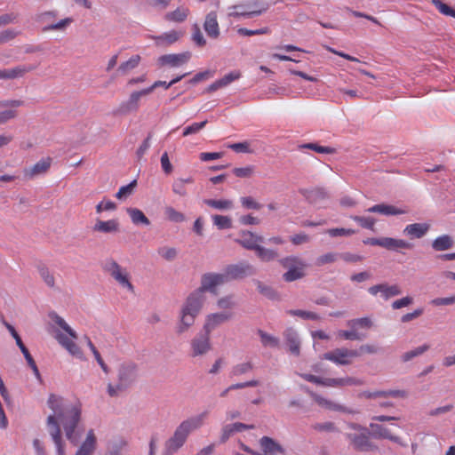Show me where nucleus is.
Returning <instances> with one entry per match:
<instances>
[{
	"mask_svg": "<svg viewBox=\"0 0 455 455\" xmlns=\"http://www.w3.org/2000/svg\"><path fill=\"white\" fill-rule=\"evenodd\" d=\"M47 403L53 411V414L48 417L47 423L50 435L56 445L57 455H66L58 421L63 426L68 440L76 445L79 435L75 432V429L80 420L81 411L76 406L65 405L62 398L55 395H51Z\"/></svg>",
	"mask_w": 455,
	"mask_h": 455,
	"instance_id": "nucleus-1",
	"label": "nucleus"
},
{
	"mask_svg": "<svg viewBox=\"0 0 455 455\" xmlns=\"http://www.w3.org/2000/svg\"><path fill=\"white\" fill-rule=\"evenodd\" d=\"M227 283V276L223 274L207 273L202 275L201 286L193 291L186 299L180 313V323L177 331H186L195 323L204 301L205 291L216 293V287Z\"/></svg>",
	"mask_w": 455,
	"mask_h": 455,
	"instance_id": "nucleus-2",
	"label": "nucleus"
},
{
	"mask_svg": "<svg viewBox=\"0 0 455 455\" xmlns=\"http://www.w3.org/2000/svg\"><path fill=\"white\" fill-rule=\"evenodd\" d=\"M49 316L51 320L63 331L62 332L60 330H54V338L58 343L72 356L81 361H84V354L76 343V339L78 338L76 332L58 314L52 312L50 313Z\"/></svg>",
	"mask_w": 455,
	"mask_h": 455,
	"instance_id": "nucleus-3",
	"label": "nucleus"
},
{
	"mask_svg": "<svg viewBox=\"0 0 455 455\" xmlns=\"http://www.w3.org/2000/svg\"><path fill=\"white\" fill-rule=\"evenodd\" d=\"M208 417V411H204L182 421L176 428L173 435L166 442L165 449L168 455L177 451L186 442L188 435L200 428Z\"/></svg>",
	"mask_w": 455,
	"mask_h": 455,
	"instance_id": "nucleus-4",
	"label": "nucleus"
},
{
	"mask_svg": "<svg viewBox=\"0 0 455 455\" xmlns=\"http://www.w3.org/2000/svg\"><path fill=\"white\" fill-rule=\"evenodd\" d=\"M347 427L357 432L356 434H346V437L349 440L350 444L355 450L359 451H373L378 450V446L371 441L370 433L366 427L356 423H348Z\"/></svg>",
	"mask_w": 455,
	"mask_h": 455,
	"instance_id": "nucleus-5",
	"label": "nucleus"
},
{
	"mask_svg": "<svg viewBox=\"0 0 455 455\" xmlns=\"http://www.w3.org/2000/svg\"><path fill=\"white\" fill-rule=\"evenodd\" d=\"M268 8V4L259 0H251L243 4H235L229 7V17L234 18H252L259 16Z\"/></svg>",
	"mask_w": 455,
	"mask_h": 455,
	"instance_id": "nucleus-6",
	"label": "nucleus"
},
{
	"mask_svg": "<svg viewBox=\"0 0 455 455\" xmlns=\"http://www.w3.org/2000/svg\"><path fill=\"white\" fill-rule=\"evenodd\" d=\"M106 271L121 287L134 292V286L131 282V275L127 268L123 267L116 260L108 259L104 266Z\"/></svg>",
	"mask_w": 455,
	"mask_h": 455,
	"instance_id": "nucleus-7",
	"label": "nucleus"
},
{
	"mask_svg": "<svg viewBox=\"0 0 455 455\" xmlns=\"http://www.w3.org/2000/svg\"><path fill=\"white\" fill-rule=\"evenodd\" d=\"M357 356H359L357 350L339 347L323 354L322 358L338 365H348L352 363V359Z\"/></svg>",
	"mask_w": 455,
	"mask_h": 455,
	"instance_id": "nucleus-8",
	"label": "nucleus"
},
{
	"mask_svg": "<svg viewBox=\"0 0 455 455\" xmlns=\"http://www.w3.org/2000/svg\"><path fill=\"white\" fill-rule=\"evenodd\" d=\"M137 378V368L132 363H123L118 370V384L119 390L126 388Z\"/></svg>",
	"mask_w": 455,
	"mask_h": 455,
	"instance_id": "nucleus-9",
	"label": "nucleus"
},
{
	"mask_svg": "<svg viewBox=\"0 0 455 455\" xmlns=\"http://www.w3.org/2000/svg\"><path fill=\"white\" fill-rule=\"evenodd\" d=\"M254 273L253 267L247 262H240L235 265H229L226 267L224 275L227 276V282L234 279L243 278Z\"/></svg>",
	"mask_w": 455,
	"mask_h": 455,
	"instance_id": "nucleus-10",
	"label": "nucleus"
},
{
	"mask_svg": "<svg viewBox=\"0 0 455 455\" xmlns=\"http://www.w3.org/2000/svg\"><path fill=\"white\" fill-rule=\"evenodd\" d=\"M51 164L52 158L45 157L36 163L33 166L24 168L22 171L24 180H33L35 177L38 175L46 173L50 169Z\"/></svg>",
	"mask_w": 455,
	"mask_h": 455,
	"instance_id": "nucleus-11",
	"label": "nucleus"
},
{
	"mask_svg": "<svg viewBox=\"0 0 455 455\" xmlns=\"http://www.w3.org/2000/svg\"><path fill=\"white\" fill-rule=\"evenodd\" d=\"M148 94H150V90L148 88L132 92L128 100L120 105L119 111L122 114L137 111L140 108V100L141 97Z\"/></svg>",
	"mask_w": 455,
	"mask_h": 455,
	"instance_id": "nucleus-12",
	"label": "nucleus"
},
{
	"mask_svg": "<svg viewBox=\"0 0 455 455\" xmlns=\"http://www.w3.org/2000/svg\"><path fill=\"white\" fill-rule=\"evenodd\" d=\"M191 58L189 52L181 53L165 54L158 59L159 64L162 66H170L172 68H178L186 64Z\"/></svg>",
	"mask_w": 455,
	"mask_h": 455,
	"instance_id": "nucleus-13",
	"label": "nucleus"
},
{
	"mask_svg": "<svg viewBox=\"0 0 455 455\" xmlns=\"http://www.w3.org/2000/svg\"><path fill=\"white\" fill-rule=\"evenodd\" d=\"M193 356L202 355L211 349L210 332L198 334L191 341Z\"/></svg>",
	"mask_w": 455,
	"mask_h": 455,
	"instance_id": "nucleus-14",
	"label": "nucleus"
},
{
	"mask_svg": "<svg viewBox=\"0 0 455 455\" xmlns=\"http://www.w3.org/2000/svg\"><path fill=\"white\" fill-rule=\"evenodd\" d=\"M368 291L373 295L376 296L378 293H380L381 297L387 300L392 297L397 296L402 293V291L397 284L388 285L387 283H380L376 284L373 286H371L368 289Z\"/></svg>",
	"mask_w": 455,
	"mask_h": 455,
	"instance_id": "nucleus-15",
	"label": "nucleus"
},
{
	"mask_svg": "<svg viewBox=\"0 0 455 455\" xmlns=\"http://www.w3.org/2000/svg\"><path fill=\"white\" fill-rule=\"evenodd\" d=\"M259 446L262 453L258 455H283L285 453L284 448L268 436H263L259 439Z\"/></svg>",
	"mask_w": 455,
	"mask_h": 455,
	"instance_id": "nucleus-16",
	"label": "nucleus"
},
{
	"mask_svg": "<svg viewBox=\"0 0 455 455\" xmlns=\"http://www.w3.org/2000/svg\"><path fill=\"white\" fill-rule=\"evenodd\" d=\"M22 104L23 102L20 100H0V108H12L0 112V124L15 118L17 111L14 108L20 107Z\"/></svg>",
	"mask_w": 455,
	"mask_h": 455,
	"instance_id": "nucleus-17",
	"label": "nucleus"
},
{
	"mask_svg": "<svg viewBox=\"0 0 455 455\" xmlns=\"http://www.w3.org/2000/svg\"><path fill=\"white\" fill-rule=\"evenodd\" d=\"M204 29L207 36L212 39H217L220 36V31L216 12L212 11L205 16Z\"/></svg>",
	"mask_w": 455,
	"mask_h": 455,
	"instance_id": "nucleus-18",
	"label": "nucleus"
},
{
	"mask_svg": "<svg viewBox=\"0 0 455 455\" xmlns=\"http://www.w3.org/2000/svg\"><path fill=\"white\" fill-rule=\"evenodd\" d=\"M231 317L232 314L227 312L210 314L206 316L204 330V331L211 333L212 331L229 320Z\"/></svg>",
	"mask_w": 455,
	"mask_h": 455,
	"instance_id": "nucleus-19",
	"label": "nucleus"
},
{
	"mask_svg": "<svg viewBox=\"0 0 455 455\" xmlns=\"http://www.w3.org/2000/svg\"><path fill=\"white\" fill-rule=\"evenodd\" d=\"M35 66L20 65L12 68L0 70V79H17L23 77L27 73L34 70Z\"/></svg>",
	"mask_w": 455,
	"mask_h": 455,
	"instance_id": "nucleus-20",
	"label": "nucleus"
},
{
	"mask_svg": "<svg viewBox=\"0 0 455 455\" xmlns=\"http://www.w3.org/2000/svg\"><path fill=\"white\" fill-rule=\"evenodd\" d=\"M429 229V225L427 223H414L410 224L403 229V234L411 238H421Z\"/></svg>",
	"mask_w": 455,
	"mask_h": 455,
	"instance_id": "nucleus-21",
	"label": "nucleus"
},
{
	"mask_svg": "<svg viewBox=\"0 0 455 455\" xmlns=\"http://www.w3.org/2000/svg\"><path fill=\"white\" fill-rule=\"evenodd\" d=\"M93 231L104 234L116 233L119 231V222L114 219L108 220H99L93 226Z\"/></svg>",
	"mask_w": 455,
	"mask_h": 455,
	"instance_id": "nucleus-22",
	"label": "nucleus"
},
{
	"mask_svg": "<svg viewBox=\"0 0 455 455\" xmlns=\"http://www.w3.org/2000/svg\"><path fill=\"white\" fill-rule=\"evenodd\" d=\"M359 397H364L367 399L378 398V397H405L406 392L403 390H387V391H363L358 395Z\"/></svg>",
	"mask_w": 455,
	"mask_h": 455,
	"instance_id": "nucleus-23",
	"label": "nucleus"
},
{
	"mask_svg": "<svg viewBox=\"0 0 455 455\" xmlns=\"http://www.w3.org/2000/svg\"><path fill=\"white\" fill-rule=\"evenodd\" d=\"M96 448V436L94 431L90 429L85 440L83 442L76 455H92Z\"/></svg>",
	"mask_w": 455,
	"mask_h": 455,
	"instance_id": "nucleus-24",
	"label": "nucleus"
},
{
	"mask_svg": "<svg viewBox=\"0 0 455 455\" xmlns=\"http://www.w3.org/2000/svg\"><path fill=\"white\" fill-rule=\"evenodd\" d=\"M237 242L247 250H253L256 251L259 247V243L263 242V237L259 235H256L251 232L243 233L242 238L237 240Z\"/></svg>",
	"mask_w": 455,
	"mask_h": 455,
	"instance_id": "nucleus-25",
	"label": "nucleus"
},
{
	"mask_svg": "<svg viewBox=\"0 0 455 455\" xmlns=\"http://www.w3.org/2000/svg\"><path fill=\"white\" fill-rule=\"evenodd\" d=\"M181 31L171 30L169 32L164 33L161 36H154V40L156 41V45L158 46H167L174 44L182 36Z\"/></svg>",
	"mask_w": 455,
	"mask_h": 455,
	"instance_id": "nucleus-26",
	"label": "nucleus"
},
{
	"mask_svg": "<svg viewBox=\"0 0 455 455\" xmlns=\"http://www.w3.org/2000/svg\"><path fill=\"white\" fill-rule=\"evenodd\" d=\"M370 427L372 430V435L374 437L388 439L390 441L402 444L400 437L393 435L387 427L375 423H371Z\"/></svg>",
	"mask_w": 455,
	"mask_h": 455,
	"instance_id": "nucleus-27",
	"label": "nucleus"
},
{
	"mask_svg": "<svg viewBox=\"0 0 455 455\" xmlns=\"http://www.w3.org/2000/svg\"><path fill=\"white\" fill-rule=\"evenodd\" d=\"M284 339L289 346V351L295 355H299L300 342L298 333L291 328L285 330L283 332Z\"/></svg>",
	"mask_w": 455,
	"mask_h": 455,
	"instance_id": "nucleus-28",
	"label": "nucleus"
},
{
	"mask_svg": "<svg viewBox=\"0 0 455 455\" xmlns=\"http://www.w3.org/2000/svg\"><path fill=\"white\" fill-rule=\"evenodd\" d=\"M381 247L391 251H396L399 249H411L412 244L403 239L382 237Z\"/></svg>",
	"mask_w": 455,
	"mask_h": 455,
	"instance_id": "nucleus-29",
	"label": "nucleus"
},
{
	"mask_svg": "<svg viewBox=\"0 0 455 455\" xmlns=\"http://www.w3.org/2000/svg\"><path fill=\"white\" fill-rule=\"evenodd\" d=\"M367 212H376L386 216L390 215H400L405 213V211L396 208L394 205L385 204H375L371 207H370Z\"/></svg>",
	"mask_w": 455,
	"mask_h": 455,
	"instance_id": "nucleus-30",
	"label": "nucleus"
},
{
	"mask_svg": "<svg viewBox=\"0 0 455 455\" xmlns=\"http://www.w3.org/2000/svg\"><path fill=\"white\" fill-rule=\"evenodd\" d=\"M126 212L128 213L129 217L131 218L132 222L134 225H143V226H149L150 220L143 213V212L138 208H127Z\"/></svg>",
	"mask_w": 455,
	"mask_h": 455,
	"instance_id": "nucleus-31",
	"label": "nucleus"
},
{
	"mask_svg": "<svg viewBox=\"0 0 455 455\" xmlns=\"http://www.w3.org/2000/svg\"><path fill=\"white\" fill-rule=\"evenodd\" d=\"M141 60V57L139 54L132 55L128 60L122 62L118 68L117 72L124 76L128 74L132 69L136 68Z\"/></svg>",
	"mask_w": 455,
	"mask_h": 455,
	"instance_id": "nucleus-32",
	"label": "nucleus"
},
{
	"mask_svg": "<svg viewBox=\"0 0 455 455\" xmlns=\"http://www.w3.org/2000/svg\"><path fill=\"white\" fill-rule=\"evenodd\" d=\"M453 246V240L448 235H443L436 237L432 242V248L436 251H442L451 249Z\"/></svg>",
	"mask_w": 455,
	"mask_h": 455,
	"instance_id": "nucleus-33",
	"label": "nucleus"
},
{
	"mask_svg": "<svg viewBox=\"0 0 455 455\" xmlns=\"http://www.w3.org/2000/svg\"><path fill=\"white\" fill-rule=\"evenodd\" d=\"M279 263L283 267L288 270L294 269L298 267H307V264L297 256L284 257L279 260Z\"/></svg>",
	"mask_w": 455,
	"mask_h": 455,
	"instance_id": "nucleus-34",
	"label": "nucleus"
},
{
	"mask_svg": "<svg viewBox=\"0 0 455 455\" xmlns=\"http://www.w3.org/2000/svg\"><path fill=\"white\" fill-rule=\"evenodd\" d=\"M188 8L179 7L173 12L166 13L164 18L169 21L182 22L188 18Z\"/></svg>",
	"mask_w": 455,
	"mask_h": 455,
	"instance_id": "nucleus-35",
	"label": "nucleus"
},
{
	"mask_svg": "<svg viewBox=\"0 0 455 455\" xmlns=\"http://www.w3.org/2000/svg\"><path fill=\"white\" fill-rule=\"evenodd\" d=\"M256 254L260 260L265 262L272 261L278 257V253L275 251L265 248L261 245H259L257 248Z\"/></svg>",
	"mask_w": 455,
	"mask_h": 455,
	"instance_id": "nucleus-36",
	"label": "nucleus"
},
{
	"mask_svg": "<svg viewBox=\"0 0 455 455\" xmlns=\"http://www.w3.org/2000/svg\"><path fill=\"white\" fill-rule=\"evenodd\" d=\"M306 267H298L294 269H290L283 275V278L285 282H293L301 279L305 276Z\"/></svg>",
	"mask_w": 455,
	"mask_h": 455,
	"instance_id": "nucleus-37",
	"label": "nucleus"
},
{
	"mask_svg": "<svg viewBox=\"0 0 455 455\" xmlns=\"http://www.w3.org/2000/svg\"><path fill=\"white\" fill-rule=\"evenodd\" d=\"M305 196L310 203H317L327 197V193L324 189L316 188L311 190H307L304 193Z\"/></svg>",
	"mask_w": 455,
	"mask_h": 455,
	"instance_id": "nucleus-38",
	"label": "nucleus"
},
{
	"mask_svg": "<svg viewBox=\"0 0 455 455\" xmlns=\"http://www.w3.org/2000/svg\"><path fill=\"white\" fill-rule=\"evenodd\" d=\"M204 202L208 206L212 207L214 209H218V210L231 209L233 206L232 201L227 200V199H221V200L205 199Z\"/></svg>",
	"mask_w": 455,
	"mask_h": 455,
	"instance_id": "nucleus-39",
	"label": "nucleus"
},
{
	"mask_svg": "<svg viewBox=\"0 0 455 455\" xmlns=\"http://www.w3.org/2000/svg\"><path fill=\"white\" fill-rule=\"evenodd\" d=\"M259 384V382L256 379H252V380H249V381L242 382V383L232 384L228 387L224 389L220 393V397H226L228 395V392L231 390L241 389V388L249 387H257Z\"/></svg>",
	"mask_w": 455,
	"mask_h": 455,
	"instance_id": "nucleus-40",
	"label": "nucleus"
},
{
	"mask_svg": "<svg viewBox=\"0 0 455 455\" xmlns=\"http://www.w3.org/2000/svg\"><path fill=\"white\" fill-rule=\"evenodd\" d=\"M261 343L264 347H277L279 345V339L278 338L272 336L270 334H267V332L263 331L262 330H259L258 331Z\"/></svg>",
	"mask_w": 455,
	"mask_h": 455,
	"instance_id": "nucleus-41",
	"label": "nucleus"
},
{
	"mask_svg": "<svg viewBox=\"0 0 455 455\" xmlns=\"http://www.w3.org/2000/svg\"><path fill=\"white\" fill-rule=\"evenodd\" d=\"M339 338L347 339V340H360L366 337V335L360 334L356 329H353L350 331L340 330L337 332Z\"/></svg>",
	"mask_w": 455,
	"mask_h": 455,
	"instance_id": "nucleus-42",
	"label": "nucleus"
},
{
	"mask_svg": "<svg viewBox=\"0 0 455 455\" xmlns=\"http://www.w3.org/2000/svg\"><path fill=\"white\" fill-rule=\"evenodd\" d=\"M428 349H429V346L427 345V344H424V345H422L420 347H416V348H414V349H412L411 351L405 352L402 355V360L403 362L411 361L412 358L422 355L423 353H425Z\"/></svg>",
	"mask_w": 455,
	"mask_h": 455,
	"instance_id": "nucleus-43",
	"label": "nucleus"
},
{
	"mask_svg": "<svg viewBox=\"0 0 455 455\" xmlns=\"http://www.w3.org/2000/svg\"><path fill=\"white\" fill-rule=\"evenodd\" d=\"M38 272L41 278L46 283L47 286L53 288L55 285V278L54 275L50 272L48 267L45 266H42L38 267Z\"/></svg>",
	"mask_w": 455,
	"mask_h": 455,
	"instance_id": "nucleus-44",
	"label": "nucleus"
},
{
	"mask_svg": "<svg viewBox=\"0 0 455 455\" xmlns=\"http://www.w3.org/2000/svg\"><path fill=\"white\" fill-rule=\"evenodd\" d=\"M347 325L353 329H357L358 327L370 329L372 326V322L369 317H362L348 321Z\"/></svg>",
	"mask_w": 455,
	"mask_h": 455,
	"instance_id": "nucleus-45",
	"label": "nucleus"
},
{
	"mask_svg": "<svg viewBox=\"0 0 455 455\" xmlns=\"http://www.w3.org/2000/svg\"><path fill=\"white\" fill-rule=\"evenodd\" d=\"M253 366L251 363H242L235 365L230 372L231 376L236 377L245 374L252 370Z\"/></svg>",
	"mask_w": 455,
	"mask_h": 455,
	"instance_id": "nucleus-46",
	"label": "nucleus"
},
{
	"mask_svg": "<svg viewBox=\"0 0 455 455\" xmlns=\"http://www.w3.org/2000/svg\"><path fill=\"white\" fill-rule=\"evenodd\" d=\"M432 4L442 14L455 18V10L444 4L443 1L432 0Z\"/></svg>",
	"mask_w": 455,
	"mask_h": 455,
	"instance_id": "nucleus-47",
	"label": "nucleus"
},
{
	"mask_svg": "<svg viewBox=\"0 0 455 455\" xmlns=\"http://www.w3.org/2000/svg\"><path fill=\"white\" fill-rule=\"evenodd\" d=\"M164 213H165L166 217L168 218V220L172 222L179 223V222H182L185 220L184 214L176 211L173 207H171V206L166 207Z\"/></svg>",
	"mask_w": 455,
	"mask_h": 455,
	"instance_id": "nucleus-48",
	"label": "nucleus"
},
{
	"mask_svg": "<svg viewBox=\"0 0 455 455\" xmlns=\"http://www.w3.org/2000/svg\"><path fill=\"white\" fill-rule=\"evenodd\" d=\"M339 258V253L328 252L316 259L315 264L317 266H323L326 264L333 263Z\"/></svg>",
	"mask_w": 455,
	"mask_h": 455,
	"instance_id": "nucleus-49",
	"label": "nucleus"
},
{
	"mask_svg": "<svg viewBox=\"0 0 455 455\" xmlns=\"http://www.w3.org/2000/svg\"><path fill=\"white\" fill-rule=\"evenodd\" d=\"M287 314H289L290 315H293V316H299L303 319H310V320H319L320 319L319 315L314 312L299 310V309L288 310Z\"/></svg>",
	"mask_w": 455,
	"mask_h": 455,
	"instance_id": "nucleus-50",
	"label": "nucleus"
},
{
	"mask_svg": "<svg viewBox=\"0 0 455 455\" xmlns=\"http://www.w3.org/2000/svg\"><path fill=\"white\" fill-rule=\"evenodd\" d=\"M351 218L355 221H356L362 228L374 230L375 219H373L372 217L353 216Z\"/></svg>",
	"mask_w": 455,
	"mask_h": 455,
	"instance_id": "nucleus-51",
	"label": "nucleus"
},
{
	"mask_svg": "<svg viewBox=\"0 0 455 455\" xmlns=\"http://www.w3.org/2000/svg\"><path fill=\"white\" fill-rule=\"evenodd\" d=\"M207 123H208L207 120H204L200 123H193L192 124L187 126L183 130V136L186 137V136H188L191 134H196V133L199 132L202 129H204Z\"/></svg>",
	"mask_w": 455,
	"mask_h": 455,
	"instance_id": "nucleus-52",
	"label": "nucleus"
},
{
	"mask_svg": "<svg viewBox=\"0 0 455 455\" xmlns=\"http://www.w3.org/2000/svg\"><path fill=\"white\" fill-rule=\"evenodd\" d=\"M212 219L214 225L220 229L230 228L232 227L231 219L228 216L215 215Z\"/></svg>",
	"mask_w": 455,
	"mask_h": 455,
	"instance_id": "nucleus-53",
	"label": "nucleus"
},
{
	"mask_svg": "<svg viewBox=\"0 0 455 455\" xmlns=\"http://www.w3.org/2000/svg\"><path fill=\"white\" fill-rule=\"evenodd\" d=\"M232 172L238 178H250L254 173V166L236 167Z\"/></svg>",
	"mask_w": 455,
	"mask_h": 455,
	"instance_id": "nucleus-54",
	"label": "nucleus"
},
{
	"mask_svg": "<svg viewBox=\"0 0 455 455\" xmlns=\"http://www.w3.org/2000/svg\"><path fill=\"white\" fill-rule=\"evenodd\" d=\"M158 254L166 260H173L177 256V250L173 247H160L158 249Z\"/></svg>",
	"mask_w": 455,
	"mask_h": 455,
	"instance_id": "nucleus-55",
	"label": "nucleus"
},
{
	"mask_svg": "<svg viewBox=\"0 0 455 455\" xmlns=\"http://www.w3.org/2000/svg\"><path fill=\"white\" fill-rule=\"evenodd\" d=\"M192 39L195 44L200 47H203L206 44V40L204 39V35L197 24L193 26Z\"/></svg>",
	"mask_w": 455,
	"mask_h": 455,
	"instance_id": "nucleus-56",
	"label": "nucleus"
},
{
	"mask_svg": "<svg viewBox=\"0 0 455 455\" xmlns=\"http://www.w3.org/2000/svg\"><path fill=\"white\" fill-rule=\"evenodd\" d=\"M313 428L315 430L320 431V432H329V433L339 432V429L337 428L335 424L331 421H327V422H323V423H316L313 426Z\"/></svg>",
	"mask_w": 455,
	"mask_h": 455,
	"instance_id": "nucleus-57",
	"label": "nucleus"
},
{
	"mask_svg": "<svg viewBox=\"0 0 455 455\" xmlns=\"http://www.w3.org/2000/svg\"><path fill=\"white\" fill-rule=\"evenodd\" d=\"M135 186H136V180H133L130 184L121 187L119 188V190L117 191V193L116 194V197L117 199L126 198L132 193Z\"/></svg>",
	"mask_w": 455,
	"mask_h": 455,
	"instance_id": "nucleus-58",
	"label": "nucleus"
},
{
	"mask_svg": "<svg viewBox=\"0 0 455 455\" xmlns=\"http://www.w3.org/2000/svg\"><path fill=\"white\" fill-rule=\"evenodd\" d=\"M303 148H309L321 154H332L334 149L330 147H323L315 143H307L301 146Z\"/></svg>",
	"mask_w": 455,
	"mask_h": 455,
	"instance_id": "nucleus-59",
	"label": "nucleus"
},
{
	"mask_svg": "<svg viewBox=\"0 0 455 455\" xmlns=\"http://www.w3.org/2000/svg\"><path fill=\"white\" fill-rule=\"evenodd\" d=\"M237 32L241 36H256V35L267 34L269 32V29L267 28H262L259 29L251 30V29H248L245 28H241L237 30Z\"/></svg>",
	"mask_w": 455,
	"mask_h": 455,
	"instance_id": "nucleus-60",
	"label": "nucleus"
},
{
	"mask_svg": "<svg viewBox=\"0 0 455 455\" xmlns=\"http://www.w3.org/2000/svg\"><path fill=\"white\" fill-rule=\"evenodd\" d=\"M241 76V73L239 71H233L227 75H225L222 78L219 79L220 85L225 87L231 84L232 82L237 80Z\"/></svg>",
	"mask_w": 455,
	"mask_h": 455,
	"instance_id": "nucleus-61",
	"label": "nucleus"
},
{
	"mask_svg": "<svg viewBox=\"0 0 455 455\" xmlns=\"http://www.w3.org/2000/svg\"><path fill=\"white\" fill-rule=\"evenodd\" d=\"M243 207L246 209L259 210L261 204L256 202L251 196H243L240 199Z\"/></svg>",
	"mask_w": 455,
	"mask_h": 455,
	"instance_id": "nucleus-62",
	"label": "nucleus"
},
{
	"mask_svg": "<svg viewBox=\"0 0 455 455\" xmlns=\"http://www.w3.org/2000/svg\"><path fill=\"white\" fill-rule=\"evenodd\" d=\"M116 209V204L110 200H102L96 205L97 213H101L104 211H114Z\"/></svg>",
	"mask_w": 455,
	"mask_h": 455,
	"instance_id": "nucleus-63",
	"label": "nucleus"
},
{
	"mask_svg": "<svg viewBox=\"0 0 455 455\" xmlns=\"http://www.w3.org/2000/svg\"><path fill=\"white\" fill-rule=\"evenodd\" d=\"M18 34L19 33L16 30L12 28L0 32V44H4L14 39Z\"/></svg>",
	"mask_w": 455,
	"mask_h": 455,
	"instance_id": "nucleus-64",
	"label": "nucleus"
}]
</instances>
